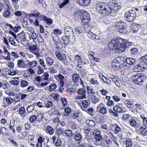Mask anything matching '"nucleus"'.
<instances>
[{"mask_svg": "<svg viewBox=\"0 0 147 147\" xmlns=\"http://www.w3.org/2000/svg\"><path fill=\"white\" fill-rule=\"evenodd\" d=\"M120 3L114 2L108 4L105 2H98L96 8L100 13L104 16H107L111 13L116 11L121 7Z\"/></svg>", "mask_w": 147, "mask_h": 147, "instance_id": "f257e3e1", "label": "nucleus"}, {"mask_svg": "<svg viewBox=\"0 0 147 147\" xmlns=\"http://www.w3.org/2000/svg\"><path fill=\"white\" fill-rule=\"evenodd\" d=\"M131 43V42H128L126 39L118 38L115 40H112L108 46L110 50L117 49L119 53H121L124 51L126 48L130 46Z\"/></svg>", "mask_w": 147, "mask_h": 147, "instance_id": "f03ea898", "label": "nucleus"}, {"mask_svg": "<svg viewBox=\"0 0 147 147\" xmlns=\"http://www.w3.org/2000/svg\"><path fill=\"white\" fill-rule=\"evenodd\" d=\"M134 82L136 84L141 85L145 80L146 76L143 73H138L133 75L131 77Z\"/></svg>", "mask_w": 147, "mask_h": 147, "instance_id": "7ed1b4c3", "label": "nucleus"}, {"mask_svg": "<svg viewBox=\"0 0 147 147\" xmlns=\"http://www.w3.org/2000/svg\"><path fill=\"white\" fill-rule=\"evenodd\" d=\"M136 16V13L133 10H130L126 12L125 14V20L128 22H132L134 21Z\"/></svg>", "mask_w": 147, "mask_h": 147, "instance_id": "20e7f679", "label": "nucleus"}, {"mask_svg": "<svg viewBox=\"0 0 147 147\" xmlns=\"http://www.w3.org/2000/svg\"><path fill=\"white\" fill-rule=\"evenodd\" d=\"M137 63V60L132 58H127L125 59L124 63V65L126 67L129 65H134Z\"/></svg>", "mask_w": 147, "mask_h": 147, "instance_id": "39448f33", "label": "nucleus"}, {"mask_svg": "<svg viewBox=\"0 0 147 147\" xmlns=\"http://www.w3.org/2000/svg\"><path fill=\"white\" fill-rule=\"evenodd\" d=\"M83 11L82 10H77L74 13V16L76 19L79 20H82L83 16Z\"/></svg>", "mask_w": 147, "mask_h": 147, "instance_id": "423d86ee", "label": "nucleus"}, {"mask_svg": "<svg viewBox=\"0 0 147 147\" xmlns=\"http://www.w3.org/2000/svg\"><path fill=\"white\" fill-rule=\"evenodd\" d=\"M93 134L95 137V138L96 141L98 142L102 139V137L99 130L97 129L94 130L93 132Z\"/></svg>", "mask_w": 147, "mask_h": 147, "instance_id": "0eeeda50", "label": "nucleus"}, {"mask_svg": "<svg viewBox=\"0 0 147 147\" xmlns=\"http://www.w3.org/2000/svg\"><path fill=\"white\" fill-rule=\"evenodd\" d=\"M53 34H52V36L53 39V42L54 44L55 45V47L56 49L57 50H59L60 49V47L59 45H60L61 44V42H59V38L58 37H57V40L55 39V38L53 37Z\"/></svg>", "mask_w": 147, "mask_h": 147, "instance_id": "6e6552de", "label": "nucleus"}, {"mask_svg": "<svg viewBox=\"0 0 147 147\" xmlns=\"http://www.w3.org/2000/svg\"><path fill=\"white\" fill-rule=\"evenodd\" d=\"M128 26L127 24L125 23V24H123L121 27L119 29H118V31L120 33L125 34L127 32V29Z\"/></svg>", "mask_w": 147, "mask_h": 147, "instance_id": "1a4fd4ad", "label": "nucleus"}, {"mask_svg": "<svg viewBox=\"0 0 147 147\" xmlns=\"http://www.w3.org/2000/svg\"><path fill=\"white\" fill-rule=\"evenodd\" d=\"M141 25L138 24L133 23L131 25V27L134 32H137L140 28Z\"/></svg>", "mask_w": 147, "mask_h": 147, "instance_id": "9d476101", "label": "nucleus"}, {"mask_svg": "<svg viewBox=\"0 0 147 147\" xmlns=\"http://www.w3.org/2000/svg\"><path fill=\"white\" fill-rule=\"evenodd\" d=\"M65 34L66 35H70L73 34V30L72 28L70 26H67L64 28Z\"/></svg>", "mask_w": 147, "mask_h": 147, "instance_id": "9b49d317", "label": "nucleus"}, {"mask_svg": "<svg viewBox=\"0 0 147 147\" xmlns=\"http://www.w3.org/2000/svg\"><path fill=\"white\" fill-rule=\"evenodd\" d=\"M55 55L57 58L59 60H64L66 58L65 55L63 53H61L59 51H56Z\"/></svg>", "mask_w": 147, "mask_h": 147, "instance_id": "f8f14e48", "label": "nucleus"}, {"mask_svg": "<svg viewBox=\"0 0 147 147\" xmlns=\"http://www.w3.org/2000/svg\"><path fill=\"white\" fill-rule=\"evenodd\" d=\"M79 4L82 6H86L90 4L91 0H77Z\"/></svg>", "mask_w": 147, "mask_h": 147, "instance_id": "ddd939ff", "label": "nucleus"}, {"mask_svg": "<svg viewBox=\"0 0 147 147\" xmlns=\"http://www.w3.org/2000/svg\"><path fill=\"white\" fill-rule=\"evenodd\" d=\"M70 36L66 35L64 36L61 38V39L63 41L62 42L65 45H68L70 42V39H69Z\"/></svg>", "mask_w": 147, "mask_h": 147, "instance_id": "4468645a", "label": "nucleus"}, {"mask_svg": "<svg viewBox=\"0 0 147 147\" xmlns=\"http://www.w3.org/2000/svg\"><path fill=\"white\" fill-rule=\"evenodd\" d=\"M97 110L98 112L103 115H106L107 113V109L104 107L98 106L97 107Z\"/></svg>", "mask_w": 147, "mask_h": 147, "instance_id": "2eb2a0df", "label": "nucleus"}, {"mask_svg": "<svg viewBox=\"0 0 147 147\" xmlns=\"http://www.w3.org/2000/svg\"><path fill=\"white\" fill-rule=\"evenodd\" d=\"M83 23V26L85 31L86 32H88L90 30V26L89 24V22H82Z\"/></svg>", "mask_w": 147, "mask_h": 147, "instance_id": "dca6fc26", "label": "nucleus"}, {"mask_svg": "<svg viewBox=\"0 0 147 147\" xmlns=\"http://www.w3.org/2000/svg\"><path fill=\"white\" fill-rule=\"evenodd\" d=\"M140 62L139 66H140L144 69L147 68V62L145 61L144 59H142V57L140 58Z\"/></svg>", "mask_w": 147, "mask_h": 147, "instance_id": "f3484780", "label": "nucleus"}, {"mask_svg": "<svg viewBox=\"0 0 147 147\" xmlns=\"http://www.w3.org/2000/svg\"><path fill=\"white\" fill-rule=\"evenodd\" d=\"M90 20V15L87 13L83 12V16H82V22H89Z\"/></svg>", "mask_w": 147, "mask_h": 147, "instance_id": "a211bd4d", "label": "nucleus"}, {"mask_svg": "<svg viewBox=\"0 0 147 147\" xmlns=\"http://www.w3.org/2000/svg\"><path fill=\"white\" fill-rule=\"evenodd\" d=\"M0 132L3 135L5 136H9V132L8 130L5 127H1L0 128Z\"/></svg>", "mask_w": 147, "mask_h": 147, "instance_id": "6ab92c4d", "label": "nucleus"}, {"mask_svg": "<svg viewBox=\"0 0 147 147\" xmlns=\"http://www.w3.org/2000/svg\"><path fill=\"white\" fill-rule=\"evenodd\" d=\"M123 24H125V22L121 21L115 22L114 23L115 26L117 30Z\"/></svg>", "mask_w": 147, "mask_h": 147, "instance_id": "aec40b11", "label": "nucleus"}, {"mask_svg": "<svg viewBox=\"0 0 147 147\" xmlns=\"http://www.w3.org/2000/svg\"><path fill=\"white\" fill-rule=\"evenodd\" d=\"M139 65L138 64L134 67L133 69L134 71L138 72L142 71H144V69L141 66Z\"/></svg>", "mask_w": 147, "mask_h": 147, "instance_id": "412c9836", "label": "nucleus"}, {"mask_svg": "<svg viewBox=\"0 0 147 147\" xmlns=\"http://www.w3.org/2000/svg\"><path fill=\"white\" fill-rule=\"evenodd\" d=\"M113 110L114 111L118 113H121L123 112V109L122 108L118 105L115 106L113 108Z\"/></svg>", "mask_w": 147, "mask_h": 147, "instance_id": "4be33fe9", "label": "nucleus"}, {"mask_svg": "<svg viewBox=\"0 0 147 147\" xmlns=\"http://www.w3.org/2000/svg\"><path fill=\"white\" fill-rule=\"evenodd\" d=\"M53 34L56 36V37H55V39H56L57 37V35H59L61 34L62 33V30L59 29H55L53 30Z\"/></svg>", "mask_w": 147, "mask_h": 147, "instance_id": "5701e85b", "label": "nucleus"}, {"mask_svg": "<svg viewBox=\"0 0 147 147\" xmlns=\"http://www.w3.org/2000/svg\"><path fill=\"white\" fill-rule=\"evenodd\" d=\"M86 123L91 127H94L96 126V123L92 120H87L86 121Z\"/></svg>", "mask_w": 147, "mask_h": 147, "instance_id": "b1692460", "label": "nucleus"}, {"mask_svg": "<svg viewBox=\"0 0 147 147\" xmlns=\"http://www.w3.org/2000/svg\"><path fill=\"white\" fill-rule=\"evenodd\" d=\"M47 132L50 135L53 134L54 133V129L51 126L48 125L46 128Z\"/></svg>", "mask_w": 147, "mask_h": 147, "instance_id": "393cba45", "label": "nucleus"}, {"mask_svg": "<svg viewBox=\"0 0 147 147\" xmlns=\"http://www.w3.org/2000/svg\"><path fill=\"white\" fill-rule=\"evenodd\" d=\"M43 140L41 137H40L38 139L36 145V147H41Z\"/></svg>", "mask_w": 147, "mask_h": 147, "instance_id": "a878e982", "label": "nucleus"}, {"mask_svg": "<svg viewBox=\"0 0 147 147\" xmlns=\"http://www.w3.org/2000/svg\"><path fill=\"white\" fill-rule=\"evenodd\" d=\"M46 60L47 63L49 66L52 65L54 63L53 59L51 57H48L46 58Z\"/></svg>", "mask_w": 147, "mask_h": 147, "instance_id": "bb28decb", "label": "nucleus"}, {"mask_svg": "<svg viewBox=\"0 0 147 147\" xmlns=\"http://www.w3.org/2000/svg\"><path fill=\"white\" fill-rule=\"evenodd\" d=\"M43 19L44 20L46 21L47 23L49 25L53 23L52 20L45 16L43 17Z\"/></svg>", "mask_w": 147, "mask_h": 147, "instance_id": "cd10ccee", "label": "nucleus"}, {"mask_svg": "<svg viewBox=\"0 0 147 147\" xmlns=\"http://www.w3.org/2000/svg\"><path fill=\"white\" fill-rule=\"evenodd\" d=\"M3 16L5 18H9L11 15L10 12L8 10H6L4 11L3 13Z\"/></svg>", "mask_w": 147, "mask_h": 147, "instance_id": "c85d7f7f", "label": "nucleus"}, {"mask_svg": "<svg viewBox=\"0 0 147 147\" xmlns=\"http://www.w3.org/2000/svg\"><path fill=\"white\" fill-rule=\"evenodd\" d=\"M26 61L28 62V64L30 65V67H36L37 64V61L35 60L31 61L30 63V61L28 60H26Z\"/></svg>", "mask_w": 147, "mask_h": 147, "instance_id": "c756f323", "label": "nucleus"}, {"mask_svg": "<svg viewBox=\"0 0 147 147\" xmlns=\"http://www.w3.org/2000/svg\"><path fill=\"white\" fill-rule=\"evenodd\" d=\"M69 3V0H64L63 1L62 3L59 5V7L60 8H62L64 6L66 5Z\"/></svg>", "mask_w": 147, "mask_h": 147, "instance_id": "7c9ffc66", "label": "nucleus"}, {"mask_svg": "<svg viewBox=\"0 0 147 147\" xmlns=\"http://www.w3.org/2000/svg\"><path fill=\"white\" fill-rule=\"evenodd\" d=\"M65 133L66 135L68 136L71 137L73 135L72 131L70 129H66L65 131Z\"/></svg>", "mask_w": 147, "mask_h": 147, "instance_id": "2f4dec72", "label": "nucleus"}, {"mask_svg": "<svg viewBox=\"0 0 147 147\" xmlns=\"http://www.w3.org/2000/svg\"><path fill=\"white\" fill-rule=\"evenodd\" d=\"M73 80L74 82H76L79 80V75L77 74H74L72 76Z\"/></svg>", "mask_w": 147, "mask_h": 147, "instance_id": "473e14b6", "label": "nucleus"}, {"mask_svg": "<svg viewBox=\"0 0 147 147\" xmlns=\"http://www.w3.org/2000/svg\"><path fill=\"white\" fill-rule=\"evenodd\" d=\"M75 31L76 32L77 34H80L82 33L83 32V30L82 28V26H81L80 27L77 26L76 27V28H75Z\"/></svg>", "mask_w": 147, "mask_h": 147, "instance_id": "72a5a7b5", "label": "nucleus"}, {"mask_svg": "<svg viewBox=\"0 0 147 147\" xmlns=\"http://www.w3.org/2000/svg\"><path fill=\"white\" fill-rule=\"evenodd\" d=\"M82 137L81 134H77L75 136L74 138L76 141H79L82 139Z\"/></svg>", "mask_w": 147, "mask_h": 147, "instance_id": "f704fd0d", "label": "nucleus"}, {"mask_svg": "<svg viewBox=\"0 0 147 147\" xmlns=\"http://www.w3.org/2000/svg\"><path fill=\"white\" fill-rule=\"evenodd\" d=\"M126 147H131L132 146L131 140L129 139H127L125 142Z\"/></svg>", "mask_w": 147, "mask_h": 147, "instance_id": "c9c22d12", "label": "nucleus"}, {"mask_svg": "<svg viewBox=\"0 0 147 147\" xmlns=\"http://www.w3.org/2000/svg\"><path fill=\"white\" fill-rule=\"evenodd\" d=\"M24 63V61L22 59H20L17 61L18 67H23L22 64Z\"/></svg>", "mask_w": 147, "mask_h": 147, "instance_id": "e433bc0d", "label": "nucleus"}, {"mask_svg": "<svg viewBox=\"0 0 147 147\" xmlns=\"http://www.w3.org/2000/svg\"><path fill=\"white\" fill-rule=\"evenodd\" d=\"M34 105H31L27 107V110L28 113L31 112L33 110L34 108Z\"/></svg>", "mask_w": 147, "mask_h": 147, "instance_id": "4c0bfd02", "label": "nucleus"}, {"mask_svg": "<svg viewBox=\"0 0 147 147\" xmlns=\"http://www.w3.org/2000/svg\"><path fill=\"white\" fill-rule=\"evenodd\" d=\"M129 123L130 125L133 127L135 126L137 124L136 121L133 119H130L129 121Z\"/></svg>", "mask_w": 147, "mask_h": 147, "instance_id": "58836bf2", "label": "nucleus"}, {"mask_svg": "<svg viewBox=\"0 0 147 147\" xmlns=\"http://www.w3.org/2000/svg\"><path fill=\"white\" fill-rule=\"evenodd\" d=\"M69 37H70L69 38V39L70 40V42L72 43H74V42L76 41V38L74 36V34L73 33V34H70V36Z\"/></svg>", "mask_w": 147, "mask_h": 147, "instance_id": "ea45409f", "label": "nucleus"}, {"mask_svg": "<svg viewBox=\"0 0 147 147\" xmlns=\"http://www.w3.org/2000/svg\"><path fill=\"white\" fill-rule=\"evenodd\" d=\"M125 105L129 108H132L131 106L132 105V104L131 102L129 100H127L125 101Z\"/></svg>", "mask_w": 147, "mask_h": 147, "instance_id": "a19ab883", "label": "nucleus"}, {"mask_svg": "<svg viewBox=\"0 0 147 147\" xmlns=\"http://www.w3.org/2000/svg\"><path fill=\"white\" fill-rule=\"evenodd\" d=\"M77 92L79 94L84 95L85 94L86 90L84 88H80L78 90Z\"/></svg>", "mask_w": 147, "mask_h": 147, "instance_id": "79ce46f5", "label": "nucleus"}, {"mask_svg": "<svg viewBox=\"0 0 147 147\" xmlns=\"http://www.w3.org/2000/svg\"><path fill=\"white\" fill-rule=\"evenodd\" d=\"M28 34H29V38H30V39H31L30 38H31L33 40H34V39H36V35L34 32L32 33L31 36L29 33H28Z\"/></svg>", "mask_w": 147, "mask_h": 147, "instance_id": "37998d69", "label": "nucleus"}, {"mask_svg": "<svg viewBox=\"0 0 147 147\" xmlns=\"http://www.w3.org/2000/svg\"><path fill=\"white\" fill-rule=\"evenodd\" d=\"M28 85L27 81L25 80H22L21 82V86L24 88L27 86Z\"/></svg>", "mask_w": 147, "mask_h": 147, "instance_id": "c03bdc74", "label": "nucleus"}, {"mask_svg": "<svg viewBox=\"0 0 147 147\" xmlns=\"http://www.w3.org/2000/svg\"><path fill=\"white\" fill-rule=\"evenodd\" d=\"M112 81L114 82H116L119 81V79L117 76H112L111 77Z\"/></svg>", "mask_w": 147, "mask_h": 147, "instance_id": "a18cd8bd", "label": "nucleus"}, {"mask_svg": "<svg viewBox=\"0 0 147 147\" xmlns=\"http://www.w3.org/2000/svg\"><path fill=\"white\" fill-rule=\"evenodd\" d=\"M138 49L136 48H133L130 50L131 54L132 55H135L138 51Z\"/></svg>", "mask_w": 147, "mask_h": 147, "instance_id": "49530a36", "label": "nucleus"}, {"mask_svg": "<svg viewBox=\"0 0 147 147\" xmlns=\"http://www.w3.org/2000/svg\"><path fill=\"white\" fill-rule=\"evenodd\" d=\"M62 104L64 106H66L67 105V102L66 99L65 98H62L61 99Z\"/></svg>", "mask_w": 147, "mask_h": 147, "instance_id": "de8ad7c7", "label": "nucleus"}, {"mask_svg": "<svg viewBox=\"0 0 147 147\" xmlns=\"http://www.w3.org/2000/svg\"><path fill=\"white\" fill-rule=\"evenodd\" d=\"M34 105L35 106L37 105L39 107L42 108L43 106V104L42 103L40 102H34Z\"/></svg>", "mask_w": 147, "mask_h": 147, "instance_id": "09e8293b", "label": "nucleus"}, {"mask_svg": "<svg viewBox=\"0 0 147 147\" xmlns=\"http://www.w3.org/2000/svg\"><path fill=\"white\" fill-rule=\"evenodd\" d=\"M92 38L94 39L95 41L99 40L100 39V37L98 35L94 34V35L92 36Z\"/></svg>", "mask_w": 147, "mask_h": 147, "instance_id": "8fccbe9b", "label": "nucleus"}, {"mask_svg": "<svg viewBox=\"0 0 147 147\" xmlns=\"http://www.w3.org/2000/svg\"><path fill=\"white\" fill-rule=\"evenodd\" d=\"M26 110L24 107H22L20 108L19 109V113L21 115L22 114L25 113Z\"/></svg>", "mask_w": 147, "mask_h": 147, "instance_id": "3c124183", "label": "nucleus"}, {"mask_svg": "<svg viewBox=\"0 0 147 147\" xmlns=\"http://www.w3.org/2000/svg\"><path fill=\"white\" fill-rule=\"evenodd\" d=\"M87 90L88 91V93L89 94H92L95 93V92L93 91V90L89 86H87Z\"/></svg>", "mask_w": 147, "mask_h": 147, "instance_id": "603ef678", "label": "nucleus"}, {"mask_svg": "<svg viewBox=\"0 0 147 147\" xmlns=\"http://www.w3.org/2000/svg\"><path fill=\"white\" fill-rule=\"evenodd\" d=\"M13 98L10 97H7L6 98L7 102L9 104H11L13 101Z\"/></svg>", "mask_w": 147, "mask_h": 147, "instance_id": "864d4df0", "label": "nucleus"}, {"mask_svg": "<svg viewBox=\"0 0 147 147\" xmlns=\"http://www.w3.org/2000/svg\"><path fill=\"white\" fill-rule=\"evenodd\" d=\"M82 105L85 108H86L88 107V102L86 100H84L82 102Z\"/></svg>", "mask_w": 147, "mask_h": 147, "instance_id": "5fc2aeb1", "label": "nucleus"}, {"mask_svg": "<svg viewBox=\"0 0 147 147\" xmlns=\"http://www.w3.org/2000/svg\"><path fill=\"white\" fill-rule=\"evenodd\" d=\"M45 140H46V144L43 145V147H49V146L47 144V143L49 142V138L47 137H45L43 139L44 142H45Z\"/></svg>", "mask_w": 147, "mask_h": 147, "instance_id": "6e6d98bb", "label": "nucleus"}, {"mask_svg": "<svg viewBox=\"0 0 147 147\" xmlns=\"http://www.w3.org/2000/svg\"><path fill=\"white\" fill-rule=\"evenodd\" d=\"M38 71L37 74L38 75H40L44 72L43 69H41V67L40 66H39L38 67Z\"/></svg>", "mask_w": 147, "mask_h": 147, "instance_id": "4d7b16f0", "label": "nucleus"}, {"mask_svg": "<svg viewBox=\"0 0 147 147\" xmlns=\"http://www.w3.org/2000/svg\"><path fill=\"white\" fill-rule=\"evenodd\" d=\"M22 26L24 28H26L28 27V22L27 20H24L22 22Z\"/></svg>", "mask_w": 147, "mask_h": 147, "instance_id": "13d9d810", "label": "nucleus"}, {"mask_svg": "<svg viewBox=\"0 0 147 147\" xmlns=\"http://www.w3.org/2000/svg\"><path fill=\"white\" fill-rule=\"evenodd\" d=\"M53 103L51 101H49L45 103L46 107L47 108L51 107L53 105Z\"/></svg>", "mask_w": 147, "mask_h": 147, "instance_id": "bf43d9fd", "label": "nucleus"}, {"mask_svg": "<svg viewBox=\"0 0 147 147\" xmlns=\"http://www.w3.org/2000/svg\"><path fill=\"white\" fill-rule=\"evenodd\" d=\"M99 100V99L96 96H93L92 100V102L93 103L96 104L97 102H98Z\"/></svg>", "mask_w": 147, "mask_h": 147, "instance_id": "052dcab7", "label": "nucleus"}, {"mask_svg": "<svg viewBox=\"0 0 147 147\" xmlns=\"http://www.w3.org/2000/svg\"><path fill=\"white\" fill-rule=\"evenodd\" d=\"M34 138V137L33 135H29L28 138V141L29 142H32L33 141Z\"/></svg>", "mask_w": 147, "mask_h": 147, "instance_id": "680f3d73", "label": "nucleus"}, {"mask_svg": "<svg viewBox=\"0 0 147 147\" xmlns=\"http://www.w3.org/2000/svg\"><path fill=\"white\" fill-rule=\"evenodd\" d=\"M62 133L63 131L62 129H57L55 134L56 135L59 136H60L61 134H62Z\"/></svg>", "mask_w": 147, "mask_h": 147, "instance_id": "e2e57ef3", "label": "nucleus"}, {"mask_svg": "<svg viewBox=\"0 0 147 147\" xmlns=\"http://www.w3.org/2000/svg\"><path fill=\"white\" fill-rule=\"evenodd\" d=\"M36 119V116L35 115L31 116L29 118V121L32 122H34Z\"/></svg>", "mask_w": 147, "mask_h": 147, "instance_id": "0e129e2a", "label": "nucleus"}, {"mask_svg": "<svg viewBox=\"0 0 147 147\" xmlns=\"http://www.w3.org/2000/svg\"><path fill=\"white\" fill-rule=\"evenodd\" d=\"M91 83L93 84H97L98 83L97 80L95 78H92L91 79L90 81Z\"/></svg>", "mask_w": 147, "mask_h": 147, "instance_id": "69168bd1", "label": "nucleus"}, {"mask_svg": "<svg viewBox=\"0 0 147 147\" xmlns=\"http://www.w3.org/2000/svg\"><path fill=\"white\" fill-rule=\"evenodd\" d=\"M43 76H44V79L45 80L47 81L48 79V77H49V74L48 72H45L43 75Z\"/></svg>", "mask_w": 147, "mask_h": 147, "instance_id": "338daca9", "label": "nucleus"}, {"mask_svg": "<svg viewBox=\"0 0 147 147\" xmlns=\"http://www.w3.org/2000/svg\"><path fill=\"white\" fill-rule=\"evenodd\" d=\"M113 100L116 102H118L120 100L121 98H120L116 95H114L112 97Z\"/></svg>", "mask_w": 147, "mask_h": 147, "instance_id": "774afa93", "label": "nucleus"}]
</instances>
